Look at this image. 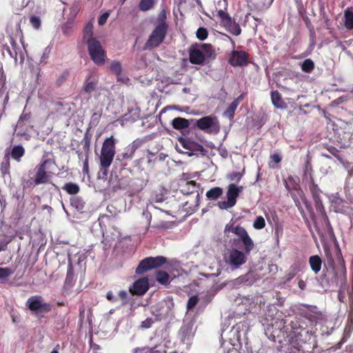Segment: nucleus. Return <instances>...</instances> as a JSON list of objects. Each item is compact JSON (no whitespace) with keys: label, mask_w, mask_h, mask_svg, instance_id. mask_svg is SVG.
Wrapping results in <instances>:
<instances>
[{"label":"nucleus","mask_w":353,"mask_h":353,"mask_svg":"<svg viewBox=\"0 0 353 353\" xmlns=\"http://www.w3.org/2000/svg\"><path fill=\"white\" fill-rule=\"evenodd\" d=\"M55 164V161L51 159H43L34 169V171L28 172V178L22 181L23 189L32 188L41 184H47L51 182L54 172L50 171V166Z\"/></svg>","instance_id":"obj_1"},{"label":"nucleus","mask_w":353,"mask_h":353,"mask_svg":"<svg viewBox=\"0 0 353 353\" xmlns=\"http://www.w3.org/2000/svg\"><path fill=\"white\" fill-rule=\"evenodd\" d=\"M290 333L296 341L305 342L310 339L308 322L303 314L296 316L290 322Z\"/></svg>","instance_id":"obj_2"},{"label":"nucleus","mask_w":353,"mask_h":353,"mask_svg":"<svg viewBox=\"0 0 353 353\" xmlns=\"http://www.w3.org/2000/svg\"><path fill=\"white\" fill-rule=\"evenodd\" d=\"M247 253L243 248V251L237 250L236 248H232L223 254V261L232 270L239 269L242 265L245 264L247 261Z\"/></svg>","instance_id":"obj_3"},{"label":"nucleus","mask_w":353,"mask_h":353,"mask_svg":"<svg viewBox=\"0 0 353 353\" xmlns=\"http://www.w3.org/2000/svg\"><path fill=\"white\" fill-rule=\"evenodd\" d=\"M230 232L239 237L246 252L250 253L254 248V243L246 230L239 225H235L234 223H228L225 227L224 233L225 235L229 236Z\"/></svg>","instance_id":"obj_4"},{"label":"nucleus","mask_w":353,"mask_h":353,"mask_svg":"<svg viewBox=\"0 0 353 353\" xmlns=\"http://www.w3.org/2000/svg\"><path fill=\"white\" fill-rule=\"evenodd\" d=\"M174 303L172 296H167L152 306V313L157 321L167 318L172 312Z\"/></svg>","instance_id":"obj_5"},{"label":"nucleus","mask_w":353,"mask_h":353,"mask_svg":"<svg viewBox=\"0 0 353 353\" xmlns=\"http://www.w3.org/2000/svg\"><path fill=\"white\" fill-rule=\"evenodd\" d=\"M231 42L233 50L230 52L228 63L233 67L246 66L249 62L250 54L245 50H235V41L228 35L224 34Z\"/></svg>","instance_id":"obj_6"},{"label":"nucleus","mask_w":353,"mask_h":353,"mask_svg":"<svg viewBox=\"0 0 353 353\" xmlns=\"http://www.w3.org/2000/svg\"><path fill=\"white\" fill-rule=\"evenodd\" d=\"M168 30L166 26L163 24L156 26L145 43L144 50H152L159 46L164 41Z\"/></svg>","instance_id":"obj_7"},{"label":"nucleus","mask_w":353,"mask_h":353,"mask_svg":"<svg viewBox=\"0 0 353 353\" xmlns=\"http://www.w3.org/2000/svg\"><path fill=\"white\" fill-rule=\"evenodd\" d=\"M26 306L39 316H43L42 313H48L52 310L50 303L44 302L40 295L30 296L26 301Z\"/></svg>","instance_id":"obj_8"},{"label":"nucleus","mask_w":353,"mask_h":353,"mask_svg":"<svg viewBox=\"0 0 353 353\" xmlns=\"http://www.w3.org/2000/svg\"><path fill=\"white\" fill-rule=\"evenodd\" d=\"M242 190V186H237L234 183H230L226 192L227 201H219L217 203L218 207L221 210H228L234 207Z\"/></svg>","instance_id":"obj_9"},{"label":"nucleus","mask_w":353,"mask_h":353,"mask_svg":"<svg viewBox=\"0 0 353 353\" xmlns=\"http://www.w3.org/2000/svg\"><path fill=\"white\" fill-rule=\"evenodd\" d=\"M167 263V259L163 256L147 257L143 259L136 268V274H142L148 270L157 268Z\"/></svg>","instance_id":"obj_10"},{"label":"nucleus","mask_w":353,"mask_h":353,"mask_svg":"<svg viewBox=\"0 0 353 353\" xmlns=\"http://www.w3.org/2000/svg\"><path fill=\"white\" fill-rule=\"evenodd\" d=\"M87 45L91 59L97 65H103L105 63L106 53L101 43L98 40H91Z\"/></svg>","instance_id":"obj_11"},{"label":"nucleus","mask_w":353,"mask_h":353,"mask_svg":"<svg viewBox=\"0 0 353 353\" xmlns=\"http://www.w3.org/2000/svg\"><path fill=\"white\" fill-rule=\"evenodd\" d=\"M196 125L201 130L205 131L208 133H218L220 128L219 123L216 118H212L210 116L203 117L196 120Z\"/></svg>","instance_id":"obj_12"},{"label":"nucleus","mask_w":353,"mask_h":353,"mask_svg":"<svg viewBox=\"0 0 353 353\" xmlns=\"http://www.w3.org/2000/svg\"><path fill=\"white\" fill-rule=\"evenodd\" d=\"M149 289V281L147 277L141 278L134 282L130 288V292L133 295L142 296Z\"/></svg>","instance_id":"obj_13"},{"label":"nucleus","mask_w":353,"mask_h":353,"mask_svg":"<svg viewBox=\"0 0 353 353\" xmlns=\"http://www.w3.org/2000/svg\"><path fill=\"white\" fill-rule=\"evenodd\" d=\"M140 145L141 141L138 140L134 141L130 145H128V148H125L124 152L117 154V160L122 162L125 160L132 159L134 156L136 150Z\"/></svg>","instance_id":"obj_14"},{"label":"nucleus","mask_w":353,"mask_h":353,"mask_svg":"<svg viewBox=\"0 0 353 353\" xmlns=\"http://www.w3.org/2000/svg\"><path fill=\"white\" fill-rule=\"evenodd\" d=\"M99 81L97 78L90 74L88 76L84 81L83 86L81 89V92L86 94H91L92 92L96 90L98 85Z\"/></svg>","instance_id":"obj_15"},{"label":"nucleus","mask_w":353,"mask_h":353,"mask_svg":"<svg viewBox=\"0 0 353 353\" xmlns=\"http://www.w3.org/2000/svg\"><path fill=\"white\" fill-rule=\"evenodd\" d=\"M189 60L192 64H202L205 61V54L200 49H190L189 52Z\"/></svg>","instance_id":"obj_16"},{"label":"nucleus","mask_w":353,"mask_h":353,"mask_svg":"<svg viewBox=\"0 0 353 353\" xmlns=\"http://www.w3.org/2000/svg\"><path fill=\"white\" fill-rule=\"evenodd\" d=\"M271 101L273 105L281 110L286 109L288 105L284 101L281 94L278 90H273L270 93Z\"/></svg>","instance_id":"obj_17"},{"label":"nucleus","mask_w":353,"mask_h":353,"mask_svg":"<svg viewBox=\"0 0 353 353\" xmlns=\"http://www.w3.org/2000/svg\"><path fill=\"white\" fill-rule=\"evenodd\" d=\"M115 154L109 153V152H105L101 151V156H100V167L101 170H104L105 172L108 170L109 167L110 166L114 157Z\"/></svg>","instance_id":"obj_18"},{"label":"nucleus","mask_w":353,"mask_h":353,"mask_svg":"<svg viewBox=\"0 0 353 353\" xmlns=\"http://www.w3.org/2000/svg\"><path fill=\"white\" fill-rule=\"evenodd\" d=\"M323 261L319 255H312L309 258V265L315 274H317L322 267Z\"/></svg>","instance_id":"obj_19"},{"label":"nucleus","mask_w":353,"mask_h":353,"mask_svg":"<svg viewBox=\"0 0 353 353\" xmlns=\"http://www.w3.org/2000/svg\"><path fill=\"white\" fill-rule=\"evenodd\" d=\"M346 281V268L345 265H342L340 268L334 270V278L332 282L338 284L339 283H344Z\"/></svg>","instance_id":"obj_20"},{"label":"nucleus","mask_w":353,"mask_h":353,"mask_svg":"<svg viewBox=\"0 0 353 353\" xmlns=\"http://www.w3.org/2000/svg\"><path fill=\"white\" fill-rule=\"evenodd\" d=\"M101 151L115 154V139L113 136L105 139Z\"/></svg>","instance_id":"obj_21"},{"label":"nucleus","mask_w":353,"mask_h":353,"mask_svg":"<svg viewBox=\"0 0 353 353\" xmlns=\"http://www.w3.org/2000/svg\"><path fill=\"white\" fill-rule=\"evenodd\" d=\"M190 124L188 119L182 117H176L172 121V127L178 130L188 128L190 126Z\"/></svg>","instance_id":"obj_22"},{"label":"nucleus","mask_w":353,"mask_h":353,"mask_svg":"<svg viewBox=\"0 0 353 353\" xmlns=\"http://www.w3.org/2000/svg\"><path fill=\"white\" fill-rule=\"evenodd\" d=\"M25 154V149L22 145H14L10 152L11 157L17 162L21 161V157Z\"/></svg>","instance_id":"obj_23"},{"label":"nucleus","mask_w":353,"mask_h":353,"mask_svg":"<svg viewBox=\"0 0 353 353\" xmlns=\"http://www.w3.org/2000/svg\"><path fill=\"white\" fill-rule=\"evenodd\" d=\"M97 40L93 37V25L92 23H88L83 29V42L88 43L89 41Z\"/></svg>","instance_id":"obj_24"},{"label":"nucleus","mask_w":353,"mask_h":353,"mask_svg":"<svg viewBox=\"0 0 353 353\" xmlns=\"http://www.w3.org/2000/svg\"><path fill=\"white\" fill-rule=\"evenodd\" d=\"M303 316L307 318V321L308 323L309 321L313 323H318L319 321L323 320V314L320 311L315 312L311 310L310 312H306L305 314L303 315Z\"/></svg>","instance_id":"obj_25"},{"label":"nucleus","mask_w":353,"mask_h":353,"mask_svg":"<svg viewBox=\"0 0 353 353\" xmlns=\"http://www.w3.org/2000/svg\"><path fill=\"white\" fill-rule=\"evenodd\" d=\"M223 188L220 187H214L206 192L205 196L210 200L216 201L223 194Z\"/></svg>","instance_id":"obj_26"},{"label":"nucleus","mask_w":353,"mask_h":353,"mask_svg":"<svg viewBox=\"0 0 353 353\" xmlns=\"http://www.w3.org/2000/svg\"><path fill=\"white\" fill-rule=\"evenodd\" d=\"M303 177V179L307 181H312L314 179L313 176L312 165L309 159H307L305 163Z\"/></svg>","instance_id":"obj_27"},{"label":"nucleus","mask_w":353,"mask_h":353,"mask_svg":"<svg viewBox=\"0 0 353 353\" xmlns=\"http://www.w3.org/2000/svg\"><path fill=\"white\" fill-rule=\"evenodd\" d=\"M156 280L161 284L167 285L170 283V276L163 270H159L155 274Z\"/></svg>","instance_id":"obj_28"},{"label":"nucleus","mask_w":353,"mask_h":353,"mask_svg":"<svg viewBox=\"0 0 353 353\" xmlns=\"http://www.w3.org/2000/svg\"><path fill=\"white\" fill-rule=\"evenodd\" d=\"M199 185L195 181H188L184 186L182 187L181 192L184 194H192L197 192L196 188Z\"/></svg>","instance_id":"obj_29"},{"label":"nucleus","mask_w":353,"mask_h":353,"mask_svg":"<svg viewBox=\"0 0 353 353\" xmlns=\"http://www.w3.org/2000/svg\"><path fill=\"white\" fill-rule=\"evenodd\" d=\"M344 26L347 30L353 29V12L350 8L344 11Z\"/></svg>","instance_id":"obj_30"},{"label":"nucleus","mask_w":353,"mask_h":353,"mask_svg":"<svg viewBox=\"0 0 353 353\" xmlns=\"http://www.w3.org/2000/svg\"><path fill=\"white\" fill-rule=\"evenodd\" d=\"M62 189L71 195L78 194L80 190L79 186L77 183L71 182L65 183Z\"/></svg>","instance_id":"obj_31"},{"label":"nucleus","mask_w":353,"mask_h":353,"mask_svg":"<svg viewBox=\"0 0 353 353\" xmlns=\"http://www.w3.org/2000/svg\"><path fill=\"white\" fill-rule=\"evenodd\" d=\"M308 183L309 190L312 194V198L318 199V197H320L321 190L319 188V185L315 183L314 179H313L312 181H308Z\"/></svg>","instance_id":"obj_32"},{"label":"nucleus","mask_w":353,"mask_h":353,"mask_svg":"<svg viewBox=\"0 0 353 353\" xmlns=\"http://www.w3.org/2000/svg\"><path fill=\"white\" fill-rule=\"evenodd\" d=\"M314 61L310 59H305L301 65L302 71L306 73L312 72L314 69Z\"/></svg>","instance_id":"obj_33"},{"label":"nucleus","mask_w":353,"mask_h":353,"mask_svg":"<svg viewBox=\"0 0 353 353\" xmlns=\"http://www.w3.org/2000/svg\"><path fill=\"white\" fill-rule=\"evenodd\" d=\"M217 16L220 18L221 23H223L225 26L231 25L232 18L227 12L219 10L217 11Z\"/></svg>","instance_id":"obj_34"},{"label":"nucleus","mask_w":353,"mask_h":353,"mask_svg":"<svg viewBox=\"0 0 353 353\" xmlns=\"http://www.w3.org/2000/svg\"><path fill=\"white\" fill-rule=\"evenodd\" d=\"M236 103L232 102L223 112V116L232 120L234 118L235 111L237 108Z\"/></svg>","instance_id":"obj_35"},{"label":"nucleus","mask_w":353,"mask_h":353,"mask_svg":"<svg viewBox=\"0 0 353 353\" xmlns=\"http://www.w3.org/2000/svg\"><path fill=\"white\" fill-rule=\"evenodd\" d=\"M284 184L285 188L289 192H291L293 190H297V187H299V185L292 176H288V178L284 181Z\"/></svg>","instance_id":"obj_36"},{"label":"nucleus","mask_w":353,"mask_h":353,"mask_svg":"<svg viewBox=\"0 0 353 353\" xmlns=\"http://www.w3.org/2000/svg\"><path fill=\"white\" fill-rule=\"evenodd\" d=\"M201 48L205 52V57L215 58V53L212 49V46L210 43H203L201 45Z\"/></svg>","instance_id":"obj_37"},{"label":"nucleus","mask_w":353,"mask_h":353,"mask_svg":"<svg viewBox=\"0 0 353 353\" xmlns=\"http://www.w3.org/2000/svg\"><path fill=\"white\" fill-rule=\"evenodd\" d=\"M154 4V0H141L139 9L142 11H147L151 9Z\"/></svg>","instance_id":"obj_38"},{"label":"nucleus","mask_w":353,"mask_h":353,"mask_svg":"<svg viewBox=\"0 0 353 353\" xmlns=\"http://www.w3.org/2000/svg\"><path fill=\"white\" fill-rule=\"evenodd\" d=\"M74 268L71 261H69V263L67 268V274L65 278V281L68 283L72 282L74 281Z\"/></svg>","instance_id":"obj_39"},{"label":"nucleus","mask_w":353,"mask_h":353,"mask_svg":"<svg viewBox=\"0 0 353 353\" xmlns=\"http://www.w3.org/2000/svg\"><path fill=\"white\" fill-rule=\"evenodd\" d=\"M265 226V221L262 216H258L256 217L254 223L253 227L256 230H261L264 228Z\"/></svg>","instance_id":"obj_40"},{"label":"nucleus","mask_w":353,"mask_h":353,"mask_svg":"<svg viewBox=\"0 0 353 353\" xmlns=\"http://www.w3.org/2000/svg\"><path fill=\"white\" fill-rule=\"evenodd\" d=\"M132 190L134 192H141L143 188L145 186V183L144 182L143 180H141V179H137L135 180L132 185Z\"/></svg>","instance_id":"obj_41"},{"label":"nucleus","mask_w":353,"mask_h":353,"mask_svg":"<svg viewBox=\"0 0 353 353\" xmlns=\"http://www.w3.org/2000/svg\"><path fill=\"white\" fill-rule=\"evenodd\" d=\"M249 279H250V275L248 274L240 276L238 278H236L232 281V285L234 286H238L241 284L246 283L249 281Z\"/></svg>","instance_id":"obj_42"},{"label":"nucleus","mask_w":353,"mask_h":353,"mask_svg":"<svg viewBox=\"0 0 353 353\" xmlns=\"http://www.w3.org/2000/svg\"><path fill=\"white\" fill-rule=\"evenodd\" d=\"M70 76V72L68 70H64L62 72L58 77L56 84L57 86H61L64 82L67 81Z\"/></svg>","instance_id":"obj_43"},{"label":"nucleus","mask_w":353,"mask_h":353,"mask_svg":"<svg viewBox=\"0 0 353 353\" xmlns=\"http://www.w3.org/2000/svg\"><path fill=\"white\" fill-rule=\"evenodd\" d=\"M196 35L198 39L203 41L208 38V32L205 28L200 27L197 29Z\"/></svg>","instance_id":"obj_44"},{"label":"nucleus","mask_w":353,"mask_h":353,"mask_svg":"<svg viewBox=\"0 0 353 353\" xmlns=\"http://www.w3.org/2000/svg\"><path fill=\"white\" fill-rule=\"evenodd\" d=\"M14 270L9 268H0V279H5L12 275Z\"/></svg>","instance_id":"obj_45"},{"label":"nucleus","mask_w":353,"mask_h":353,"mask_svg":"<svg viewBox=\"0 0 353 353\" xmlns=\"http://www.w3.org/2000/svg\"><path fill=\"white\" fill-rule=\"evenodd\" d=\"M110 70L116 75H120L122 72L121 63L119 61H113L110 65Z\"/></svg>","instance_id":"obj_46"},{"label":"nucleus","mask_w":353,"mask_h":353,"mask_svg":"<svg viewBox=\"0 0 353 353\" xmlns=\"http://www.w3.org/2000/svg\"><path fill=\"white\" fill-rule=\"evenodd\" d=\"M161 24L165 26L166 28L168 29V25L166 23V14H165V12L164 10L161 11L159 13L157 20L156 26H161Z\"/></svg>","instance_id":"obj_47"},{"label":"nucleus","mask_w":353,"mask_h":353,"mask_svg":"<svg viewBox=\"0 0 353 353\" xmlns=\"http://www.w3.org/2000/svg\"><path fill=\"white\" fill-rule=\"evenodd\" d=\"M118 296L121 301V305L122 306H124L128 303V293L125 290H121L119 292Z\"/></svg>","instance_id":"obj_48"},{"label":"nucleus","mask_w":353,"mask_h":353,"mask_svg":"<svg viewBox=\"0 0 353 353\" xmlns=\"http://www.w3.org/2000/svg\"><path fill=\"white\" fill-rule=\"evenodd\" d=\"M199 302V298L197 296H192L188 301L187 310H190L194 308Z\"/></svg>","instance_id":"obj_49"},{"label":"nucleus","mask_w":353,"mask_h":353,"mask_svg":"<svg viewBox=\"0 0 353 353\" xmlns=\"http://www.w3.org/2000/svg\"><path fill=\"white\" fill-rule=\"evenodd\" d=\"M230 26L229 31L234 35L238 36L241 33V28L238 23H231Z\"/></svg>","instance_id":"obj_50"},{"label":"nucleus","mask_w":353,"mask_h":353,"mask_svg":"<svg viewBox=\"0 0 353 353\" xmlns=\"http://www.w3.org/2000/svg\"><path fill=\"white\" fill-rule=\"evenodd\" d=\"M313 200L314 202V205H315L316 210L317 211L320 212L321 213H323L325 214V211L323 205L322 203V201L321 200V197H318V199H316V198L313 199Z\"/></svg>","instance_id":"obj_51"},{"label":"nucleus","mask_w":353,"mask_h":353,"mask_svg":"<svg viewBox=\"0 0 353 353\" xmlns=\"http://www.w3.org/2000/svg\"><path fill=\"white\" fill-rule=\"evenodd\" d=\"M30 22L35 29H39L41 26V20L37 16H31L30 18Z\"/></svg>","instance_id":"obj_52"},{"label":"nucleus","mask_w":353,"mask_h":353,"mask_svg":"<svg viewBox=\"0 0 353 353\" xmlns=\"http://www.w3.org/2000/svg\"><path fill=\"white\" fill-rule=\"evenodd\" d=\"M142 350H146V353H165V350L163 348L158 349V346L156 345L154 347H145Z\"/></svg>","instance_id":"obj_53"},{"label":"nucleus","mask_w":353,"mask_h":353,"mask_svg":"<svg viewBox=\"0 0 353 353\" xmlns=\"http://www.w3.org/2000/svg\"><path fill=\"white\" fill-rule=\"evenodd\" d=\"M181 332L182 335V340L185 341L189 339V336L191 332V328L188 326L182 327L181 329Z\"/></svg>","instance_id":"obj_54"},{"label":"nucleus","mask_w":353,"mask_h":353,"mask_svg":"<svg viewBox=\"0 0 353 353\" xmlns=\"http://www.w3.org/2000/svg\"><path fill=\"white\" fill-rule=\"evenodd\" d=\"M319 281L322 286H329L330 285V281L329 279L327 277L325 273L323 272V274L319 276Z\"/></svg>","instance_id":"obj_55"},{"label":"nucleus","mask_w":353,"mask_h":353,"mask_svg":"<svg viewBox=\"0 0 353 353\" xmlns=\"http://www.w3.org/2000/svg\"><path fill=\"white\" fill-rule=\"evenodd\" d=\"M243 176V174L241 172H233L230 174H228V178L230 180V181H239L241 178Z\"/></svg>","instance_id":"obj_56"},{"label":"nucleus","mask_w":353,"mask_h":353,"mask_svg":"<svg viewBox=\"0 0 353 353\" xmlns=\"http://www.w3.org/2000/svg\"><path fill=\"white\" fill-rule=\"evenodd\" d=\"M30 118H31V114L30 112L29 113L23 112L22 114L20 116V118L18 121V125L21 126L23 122L29 121L30 120Z\"/></svg>","instance_id":"obj_57"},{"label":"nucleus","mask_w":353,"mask_h":353,"mask_svg":"<svg viewBox=\"0 0 353 353\" xmlns=\"http://www.w3.org/2000/svg\"><path fill=\"white\" fill-rule=\"evenodd\" d=\"M153 323L154 320L152 318L149 317L141 322V327L143 329H148L152 327Z\"/></svg>","instance_id":"obj_58"},{"label":"nucleus","mask_w":353,"mask_h":353,"mask_svg":"<svg viewBox=\"0 0 353 353\" xmlns=\"http://www.w3.org/2000/svg\"><path fill=\"white\" fill-rule=\"evenodd\" d=\"M0 82L2 85V88H3L6 83V75L4 72L2 65H0Z\"/></svg>","instance_id":"obj_59"},{"label":"nucleus","mask_w":353,"mask_h":353,"mask_svg":"<svg viewBox=\"0 0 353 353\" xmlns=\"http://www.w3.org/2000/svg\"><path fill=\"white\" fill-rule=\"evenodd\" d=\"M109 15H110V14L107 12L103 13V14H101L99 17V20H98L99 25H100V26L104 25L106 23L107 19L109 17Z\"/></svg>","instance_id":"obj_60"},{"label":"nucleus","mask_w":353,"mask_h":353,"mask_svg":"<svg viewBox=\"0 0 353 353\" xmlns=\"http://www.w3.org/2000/svg\"><path fill=\"white\" fill-rule=\"evenodd\" d=\"M271 162H274L275 163H279L281 161V157L277 152H275L270 155Z\"/></svg>","instance_id":"obj_61"},{"label":"nucleus","mask_w":353,"mask_h":353,"mask_svg":"<svg viewBox=\"0 0 353 353\" xmlns=\"http://www.w3.org/2000/svg\"><path fill=\"white\" fill-rule=\"evenodd\" d=\"M299 271V268L298 266H292L291 267V270H290V272L288 273V279H290L292 278H293L295 274Z\"/></svg>","instance_id":"obj_62"},{"label":"nucleus","mask_w":353,"mask_h":353,"mask_svg":"<svg viewBox=\"0 0 353 353\" xmlns=\"http://www.w3.org/2000/svg\"><path fill=\"white\" fill-rule=\"evenodd\" d=\"M106 298L107 299L110 301L111 303H114L117 301V297H116L113 292L112 291H109L107 294H106Z\"/></svg>","instance_id":"obj_63"},{"label":"nucleus","mask_w":353,"mask_h":353,"mask_svg":"<svg viewBox=\"0 0 353 353\" xmlns=\"http://www.w3.org/2000/svg\"><path fill=\"white\" fill-rule=\"evenodd\" d=\"M179 141L185 149L191 150L190 145V143H189L185 139L181 137L179 138Z\"/></svg>","instance_id":"obj_64"}]
</instances>
